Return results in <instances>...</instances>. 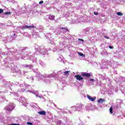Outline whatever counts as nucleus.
Listing matches in <instances>:
<instances>
[{"label":"nucleus","instance_id":"nucleus-1","mask_svg":"<svg viewBox=\"0 0 125 125\" xmlns=\"http://www.w3.org/2000/svg\"><path fill=\"white\" fill-rule=\"evenodd\" d=\"M87 97L88 98V99H89V100H90V101H95V100L96 99V97H92L90 96H89V95H87Z\"/></svg>","mask_w":125,"mask_h":125},{"label":"nucleus","instance_id":"nucleus-2","mask_svg":"<svg viewBox=\"0 0 125 125\" xmlns=\"http://www.w3.org/2000/svg\"><path fill=\"white\" fill-rule=\"evenodd\" d=\"M74 78H76L77 81H83V78L80 75H75Z\"/></svg>","mask_w":125,"mask_h":125},{"label":"nucleus","instance_id":"nucleus-3","mask_svg":"<svg viewBox=\"0 0 125 125\" xmlns=\"http://www.w3.org/2000/svg\"><path fill=\"white\" fill-rule=\"evenodd\" d=\"M82 76H83V77H86V78H89V77H92V75L91 74L86 73H83L82 74Z\"/></svg>","mask_w":125,"mask_h":125},{"label":"nucleus","instance_id":"nucleus-4","mask_svg":"<svg viewBox=\"0 0 125 125\" xmlns=\"http://www.w3.org/2000/svg\"><path fill=\"white\" fill-rule=\"evenodd\" d=\"M29 28H35V26H29V25H25L24 26H22L21 27L22 30H25V29H28Z\"/></svg>","mask_w":125,"mask_h":125},{"label":"nucleus","instance_id":"nucleus-5","mask_svg":"<svg viewBox=\"0 0 125 125\" xmlns=\"http://www.w3.org/2000/svg\"><path fill=\"white\" fill-rule=\"evenodd\" d=\"M38 114H39V115H42L43 116H45V111H39Z\"/></svg>","mask_w":125,"mask_h":125},{"label":"nucleus","instance_id":"nucleus-6","mask_svg":"<svg viewBox=\"0 0 125 125\" xmlns=\"http://www.w3.org/2000/svg\"><path fill=\"white\" fill-rule=\"evenodd\" d=\"M61 30H64L65 32H69V29H68V27H67V26L65 27H61Z\"/></svg>","mask_w":125,"mask_h":125},{"label":"nucleus","instance_id":"nucleus-7","mask_svg":"<svg viewBox=\"0 0 125 125\" xmlns=\"http://www.w3.org/2000/svg\"><path fill=\"white\" fill-rule=\"evenodd\" d=\"M103 102H105V100L102 98H101L98 100V103H103Z\"/></svg>","mask_w":125,"mask_h":125},{"label":"nucleus","instance_id":"nucleus-8","mask_svg":"<svg viewBox=\"0 0 125 125\" xmlns=\"http://www.w3.org/2000/svg\"><path fill=\"white\" fill-rule=\"evenodd\" d=\"M55 18V16L53 15H50L49 16V19H50V20H54Z\"/></svg>","mask_w":125,"mask_h":125},{"label":"nucleus","instance_id":"nucleus-9","mask_svg":"<svg viewBox=\"0 0 125 125\" xmlns=\"http://www.w3.org/2000/svg\"><path fill=\"white\" fill-rule=\"evenodd\" d=\"M4 14H5V15H10V14H11V12H6L4 13Z\"/></svg>","mask_w":125,"mask_h":125},{"label":"nucleus","instance_id":"nucleus-10","mask_svg":"<svg viewBox=\"0 0 125 125\" xmlns=\"http://www.w3.org/2000/svg\"><path fill=\"white\" fill-rule=\"evenodd\" d=\"M109 111L110 114H113V107L111 106V107H110Z\"/></svg>","mask_w":125,"mask_h":125},{"label":"nucleus","instance_id":"nucleus-11","mask_svg":"<svg viewBox=\"0 0 125 125\" xmlns=\"http://www.w3.org/2000/svg\"><path fill=\"white\" fill-rule=\"evenodd\" d=\"M69 73H70V71L63 72V73L64 74V75H69Z\"/></svg>","mask_w":125,"mask_h":125},{"label":"nucleus","instance_id":"nucleus-12","mask_svg":"<svg viewBox=\"0 0 125 125\" xmlns=\"http://www.w3.org/2000/svg\"><path fill=\"white\" fill-rule=\"evenodd\" d=\"M117 15H118V16H122L123 15V13L121 12H117Z\"/></svg>","mask_w":125,"mask_h":125},{"label":"nucleus","instance_id":"nucleus-13","mask_svg":"<svg viewBox=\"0 0 125 125\" xmlns=\"http://www.w3.org/2000/svg\"><path fill=\"white\" fill-rule=\"evenodd\" d=\"M2 12H3V9H0V14L1 13H2Z\"/></svg>","mask_w":125,"mask_h":125},{"label":"nucleus","instance_id":"nucleus-14","mask_svg":"<svg viewBox=\"0 0 125 125\" xmlns=\"http://www.w3.org/2000/svg\"><path fill=\"white\" fill-rule=\"evenodd\" d=\"M105 39H107V40H109L110 38L108 36H104Z\"/></svg>","mask_w":125,"mask_h":125},{"label":"nucleus","instance_id":"nucleus-15","mask_svg":"<svg viewBox=\"0 0 125 125\" xmlns=\"http://www.w3.org/2000/svg\"><path fill=\"white\" fill-rule=\"evenodd\" d=\"M27 124L29 125H32L33 123H32L31 122H27Z\"/></svg>","mask_w":125,"mask_h":125},{"label":"nucleus","instance_id":"nucleus-16","mask_svg":"<svg viewBox=\"0 0 125 125\" xmlns=\"http://www.w3.org/2000/svg\"><path fill=\"white\" fill-rule=\"evenodd\" d=\"M79 55H80V56H83V54L82 53H79Z\"/></svg>","mask_w":125,"mask_h":125},{"label":"nucleus","instance_id":"nucleus-17","mask_svg":"<svg viewBox=\"0 0 125 125\" xmlns=\"http://www.w3.org/2000/svg\"><path fill=\"white\" fill-rule=\"evenodd\" d=\"M42 3H43V1L42 0H41L39 2V4H42Z\"/></svg>","mask_w":125,"mask_h":125},{"label":"nucleus","instance_id":"nucleus-18","mask_svg":"<svg viewBox=\"0 0 125 125\" xmlns=\"http://www.w3.org/2000/svg\"><path fill=\"white\" fill-rule=\"evenodd\" d=\"M109 48H110V49H113V48H114V47H113L112 46H109Z\"/></svg>","mask_w":125,"mask_h":125},{"label":"nucleus","instance_id":"nucleus-19","mask_svg":"<svg viewBox=\"0 0 125 125\" xmlns=\"http://www.w3.org/2000/svg\"><path fill=\"white\" fill-rule=\"evenodd\" d=\"M89 81L90 82H95L94 79H90Z\"/></svg>","mask_w":125,"mask_h":125},{"label":"nucleus","instance_id":"nucleus-20","mask_svg":"<svg viewBox=\"0 0 125 125\" xmlns=\"http://www.w3.org/2000/svg\"><path fill=\"white\" fill-rule=\"evenodd\" d=\"M94 14L95 15H98V13L94 12Z\"/></svg>","mask_w":125,"mask_h":125},{"label":"nucleus","instance_id":"nucleus-21","mask_svg":"<svg viewBox=\"0 0 125 125\" xmlns=\"http://www.w3.org/2000/svg\"><path fill=\"white\" fill-rule=\"evenodd\" d=\"M81 41H82V42H83V39H82V40H81Z\"/></svg>","mask_w":125,"mask_h":125}]
</instances>
